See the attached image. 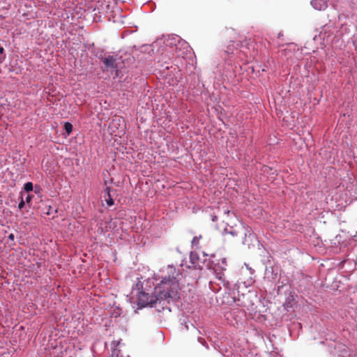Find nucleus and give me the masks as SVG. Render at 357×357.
I'll return each instance as SVG.
<instances>
[{
    "label": "nucleus",
    "instance_id": "obj_2",
    "mask_svg": "<svg viewBox=\"0 0 357 357\" xmlns=\"http://www.w3.org/2000/svg\"><path fill=\"white\" fill-rule=\"evenodd\" d=\"M203 266L209 270H213L216 278L221 280L225 286L229 285V282H225L223 272L227 269L226 258L218 259L215 255H211L208 258V255L203 252Z\"/></svg>",
    "mask_w": 357,
    "mask_h": 357
},
{
    "label": "nucleus",
    "instance_id": "obj_20",
    "mask_svg": "<svg viewBox=\"0 0 357 357\" xmlns=\"http://www.w3.org/2000/svg\"><path fill=\"white\" fill-rule=\"evenodd\" d=\"M198 341H199L201 344H202L203 345H204V344H205V342H205V340H204V339L201 338V337H199V338H198Z\"/></svg>",
    "mask_w": 357,
    "mask_h": 357
},
{
    "label": "nucleus",
    "instance_id": "obj_6",
    "mask_svg": "<svg viewBox=\"0 0 357 357\" xmlns=\"http://www.w3.org/2000/svg\"><path fill=\"white\" fill-rule=\"evenodd\" d=\"M311 5L317 10H322L326 7V2L324 0H312Z\"/></svg>",
    "mask_w": 357,
    "mask_h": 357
},
{
    "label": "nucleus",
    "instance_id": "obj_12",
    "mask_svg": "<svg viewBox=\"0 0 357 357\" xmlns=\"http://www.w3.org/2000/svg\"><path fill=\"white\" fill-rule=\"evenodd\" d=\"M20 199H21V200H20V202L19 203V205H18V208L20 210H21L24 206V204H25V202H24V201L23 199L22 192H21Z\"/></svg>",
    "mask_w": 357,
    "mask_h": 357
},
{
    "label": "nucleus",
    "instance_id": "obj_8",
    "mask_svg": "<svg viewBox=\"0 0 357 357\" xmlns=\"http://www.w3.org/2000/svg\"><path fill=\"white\" fill-rule=\"evenodd\" d=\"M24 189L26 192H29L33 190V183L31 182H27L24 185Z\"/></svg>",
    "mask_w": 357,
    "mask_h": 357
},
{
    "label": "nucleus",
    "instance_id": "obj_17",
    "mask_svg": "<svg viewBox=\"0 0 357 357\" xmlns=\"http://www.w3.org/2000/svg\"><path fill=\"white\" fill-rule=\"evenodd\" d=\"M287 299L289 301L288 303H286V305L287 307H291V305H289V301H291V299H293V296H289Z\"/></svg>",
    "mask_w": 357,
    "mask_h": 357
},
{
    "label": "nucleus",
    "instance_id": "obj_18",
    "mask_svg": "<svg viewBox=\"0 0 357 357\" xmlns=\"http://www.w3.org/2000/svg\"><path fill=\"white\" fill-rule=\"evenodd\" d=\"M351 4L353 7H357V0H352Z\"/></svg>",
    "mask_w": 357,
    "mask_h": 357
},
{
    "label": "nucleus",
    "instance_id": "obj_11",
    "mask_svg": "<svg viewBox=\"0 0 357 357\" xmlns=\"http://www.w3.org/2000/svg\"><path fill=\"white\" fill-rule=\"evenodd\" d=\"M202 238V236H195L193 238H192V245H196L199 243V239Z\"/></svg>",
    "mask_w": 357,
    "mask_h": 357
},
{
    "label": "nucleus",
    "instance_id": "obj_13",
    "mask_svg": "<svg viewBox=\"0 0 357 357\" xmlns=\"http://www.w3.org/2000/svg\"><path fill=\"white\" fill-rule=\"evenodd\" d=\"M225 231L233 236H237V232L234 229H231L230 231H227V229H226Z\"/></svg>",
    "mask_w": 357,
    "mask_h": 357
},
{
    "label": "nucleus",
    "instance_id": "obj_5",
    "mask_svg": "<svg viewBox=\"0 0 357 357\" xmlns=\"http://www.w3.org/2000/svg\"><path fill=\"white\" fill-rule=\"evenodd\" d=\"M174 40H175L174 45L176 50L183 49V50H185V52L188 51L190 47L186 41L182 40L179 37L174 38Z\"/></svg>",
    "mask_w": 357,
    "mask_h": 357
},
{
    "label": "nucleus",
    "instance_id": "obj_16",
    "mask_svg": "<svg viewBox=\"0 0 357 357\" xmlns=\"http://www.w3.org/2000/svg\"><path fill=\"white\" fill-rule=\"evenodd\" d=\"M32 197V195H28L27 197H26V202L29 203L31 201Z\"/></svg>",
    "mask_w": 357,
    "mask_h": 357
},
{
    "label": "nucleus",
    "instance_id": "obj_9",
    "mask_svg": "<svg viewBox=\"0 0 357 357\" xmlns=\"http://www.w3.org/2000/svg\"><path fill=\"white\" fill-rule=\"evenodd\" d=\"M105 199L108 206H111L114 205V200L111 195H109V196H105Z\"/></svg>",
    "mask_w": 357,
    "mask_h": 357
},
{
    "label": "nucleus",
    "instance_id": "obj_14",
    "mask_svg": "<svg viewBox=\"0 0 357 357\" xmlns=\"http://www.w3.org/2000/svg\"><path fill=\"white\" fill-rule=\"evenodd\" d=\"M233 47H231L230 45H229L227 48V50L225 51L228 54H232L233 53Z\"/></svg>",
    "mask_w": 357,
    "mask_h": 357
},
{
    "label": "nucleus",
    "instance_id": "obj_23",
    "mask_svg": "<svg viewBox=\"0 0 357 357\" xmlns=\"http://www.w3.org/2000/svg\"><path fill=\"white\" fill-rule=\"evenodd\" d=\"M115 355V351H113L112 352V356H114Z\"/></svg>",
    "mask_w": 357,
    "mask_h": 357
},
{
    "label": "nucleus",
    "instance_id": "obj_19",
    "mask_svg": "<svg viewBox=\"0 0 357 357\" xmlns=\"http://www.w3.org/2000/svg\"><path fill=\"white\" fill-rule=\"evenodd\" d=\"M8 238H9L10 240H11V241H14V239H15V236H14V234H10L8 235Z\"/></svg>",
    "mask_w": 357,
    "mask_h": 357
},
{
    "label": "nucleus",
    "instance_id": "obj_15",
    "mask_svg": "<svg viewBox=\"0 0 357 357\" xmlns=\"http://www.w3.org/2000/svg\"><path fill=\"white\" fill-rule=\"evenodd\" d=\"M111 190H112V188H109V187H107V188H105V194H106V195H105V196H109V195H111V194H110Z\"/></svg>",
    "mask_w": 357,
    "mask_h": 357
},
{
    "label": "nucleus",
    "instance_id": "obj_7",
    "mask_svg": "<svg viewBox=\"0 0 357 357\" xmlns=\"http://www.w3.org/2000/svg\"><path fill=\"white\" fill-rule=\"evenodd\" d=\"M64 129H65L66 132L68 135H70L73 131V125L69 122H66L64 124Z\"/></svg>",
    "mask_w": 357,
    "mask_h": 357
},
{
    "label": "nucleus",
    "instance_id": "obj_10",
    "mask_svg": "<svg viewBox=\"0 0 357 357\" xmlns=\"http://www.w3.org/2000/svg\"><path fill=\"white\" fill-rule=\"evenodd\" d=\"M57 210H53V208L50 206H48L47 211L45 212V213L48 215H52L53 213H56Z\"/></svg>",
    "mask_w": 357,
    "mask_h": 357
},
{
    "label": "nucleus",
    "instance_id": "obj_3",
    "mask_svg": "<svg viewBox=\"0 0 357 357\" xmlns=\"http://www.w3.org/2000/svg\"><path fill=\"white\" fill-rule=\"evenodd\" d=\"M100 59L102 61L104 64V67L106 70L109 69H117L118 68V63H117V59L118 56H111L109 55L106 57H99Z\"/></svg>",
    "mask_w": 357,
    "mask_h": 357
},
{
    "label": "nucleus",
    "instance_id": "obj_4",
    "mask_svg": "<svg viewBox=\"0 0 357 357\" xmlns=\"http://www.w3.org/2000/svg\"><path fill=\"white\" fill-rule=\"evenodd\" d=\"M190 261L195 267H197L199 269L203 268V266L201 265V263L203 264V259H201L197 253L193 252H190Z\"/></svg>",
    "mask_w": 357,
    "mask_h": 357
},
{
    "label": "nucleus",
    "instance_id": "obj_1",
    "mask_svg": "<svg viewBox=\"0 0 357 357\" xmlns=\"http://www.w3.org/2000/svg\"><path fill=\"white\" fill-rule=\"evenodd\" d=\"M168 275L162 278V280L155 287L154 291L143 289L138 292L137 304L139 308L149 306L155 307L160 312L165 309L169 310L168 304L176 302L178 298V271L173 266L167 267Z\"/></svg>",
    "mask_w": 357,
    "mask_h": 357
},
{
    "label": "nucleus",
    "instance_id": "obj_21",
    "mask_svg": "<svg viewBox=\"0 0 357 357\" xmlns=\"http://www.w3.org/2000/svg\"><path fill=\"white\" fill-rule=\"evenodd\" d=\"M198 341H199L201 344H202L203 345H204V344H205V342H205V340H204V339L201 338V337H199V338H198Z\"/></svg>",
    "mask_w": 357,
    "mask_h": 357
},
{
    "label": "nucleus",
    "instance_id": "obj_22",
    "mask_svg": "<svg viewBox=\"0 0 357 357\" xmlns=\"http://www.w3.org/2000/svg\"><path fill=\"white\" fill-rule=\"evenodd\" d=\"M4 52L3 47L0 45V54H3Z\"/></svg>",
    "mask_w": 357,
    "mask_h": 357
}]
</instances>
